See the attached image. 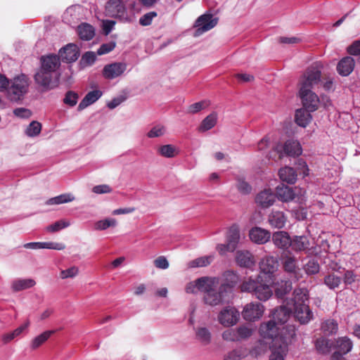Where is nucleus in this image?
I'll list each match as a JSON object with an SVG mask.
<instances>
[{
	"label": "nucleus",
	"mask_w": 360,
	"mask_h": 360,
	"mask_svg": "<svg viewBox=\"0 0 360 360\" xmlns=\"http://www.w3.org/2000/svg\"><path fill=\"white\" fill-rule=\"evenodd\" d=\"M315 68L310 67L307 70L300 81L299 96L303 108L295 112V120L296 123L305 127L311 120L310 112L315 110Z\"/></svg>",
	"instance_id": "1"
},
{
	"label": "nucleus",
	"mask_w": 360,
	"mask_h": 360,
	"mask_svg": "<svg viewBox=\"0 0 360 360\" xmlns=\"http://www.w3.org/2000/svg\"><path fill=\"white\" fill-rule=\"evenodd\" d=\"M294 313L301 323H307L311 317V311L308 305V296L304 289H295L293 297L286 305L281 306L274 312V319L280 324H284L288 320L290 314Z\"/></svg>",
	"instance_id": "2"
},
{
	"label": "nucleus",
	"mask_w": 360,
	"mask_h": 360,
	"mask_svg": "<svg viewBox=\"0 0 360 360\" xmlns=\"http://www.w3.org/2000/svg\"><path fill=\"white\" fill-rule=\"evenodd\" d=\"M198 283L201 288V292H204L203 300L206 304L217 306L221 304L227 295L224 290H221L220 286L218 292H216V288L219 285L218 277H201Z\"/></svg>",
	"instance_id": "3"
},
{
	"label": "nucleus",
	"mask_w": 360,
	"mask_h": 360,
	"mask_svg": "<svg viewBox=\"0 0 360 360\" xmlns=\"http://www.w3.org/2000/svg\"><path fill=\"white\" fill-rule=\"evenodd\" d=\"M240 290L252 294L261 301L268 300L273 294L270 285L264 282L262 275H258L255 278L250 277L244 281L240 285Z\"/></svg>",
	"instance_id": "4"
},
{
	"label": "nucleus",
	"mask_w": 360,
	"mask_h": 360,
	"mask_svg": "<svg viewBox=\"0 0 360 360\" xmlns=\"http://www.w3.org/2000/svg\"><path fill=\"white\" fill-rule=\"evenodd\" d=\"M296 333L292 329H288L285 331V336L283 338H277L271 345V354L269 360H285L288 352V346L292 344L295 339Z\"/></svg>",
	"instance_id": "5"
},
{
	"label": "nucleus",
	"mask_w": 360,
	"mask_h": 360,
	"mask_svg": "<svg viewBox=\"0 0 360 360\" xmlns=\"http://www.w3.org/2000/svg\"><path fill=\"white\" fill-rule=\"evenodd\" d=\"M29 83L25 75L14 77L7 89V97L11 101H18L27 93Z\"/></svg>",
	"instance_id": "6"
},
{
	"label": "nucleus",
	"mask_w": 360,
	"mask_h": 360,
	"mask_svg": "<svg viewBox=\"0 0 360 360\" xmlns=\"http://www.w3.org/2000/svg\"><path fill=\"white\" fill-rule=\"evenodd\" d=\"M288 329H292L295 331L292 326L283 327L282 329H281L275 321L271 320L260 325L259 334L264 339L271 340L272 345H274L276 339H281L283 336H285V331Z\"/></svg>",
	"instance_id": "7"
},
{
	"label": "nucleus",
	"mask_w": 360,
	"mask_h": 360,
	"mask_svg": "<svg viewBox=\"0 0 360 360\" xmlns=\"http://www.w3.org/2000/svg\"><path fill=\"white\" fill-rule=\"evenodd\" d=\"M353 347L352 342L347 337L338 338L335 344H333V349L335 350L330 356V360H347L345 357Z\"/></svg>",
	"instance_id": "8"
},
{
	"label": "nucleus",
	"mask_w": 360,
	"mask_h": 360,
	"mask_svg": "<svg viewBox=\"0 0 360 360\" xmlns=\"http://www.w3.org/2000/svg\"><path fill=\"white\" fill-rule=\"evenodd\" d=\"M217 18H213L212 14L205 13L200 15L195 22V27H196L195 36H200L210 30L217 25Z\"/></svg>",
	"instance_id": "9"
},
{
	"label": "nucleus",
	"mask_w": 360,
	"mask_h": 360,
	"mask_svg": "<svg viewBox=\"0 0 360 360\" xmlns=\"http://www.w3.org/2000/svg\"><path fill=\"white\" fill-rule=\"evenodd\" d=\"M54 75V73L50 71L40 68L34 75V80L44 90H49L58 85V81L53 80Z\"/></svg>",
	"instance_id": "10"
},
{
	"label": "nucleus",
	"mask_w": 360,
	"mask_h": 360,
	"mask_svg": "<svg viewBox=\"0 0 360 360\" xmlns=\"http://www.w3.org/2000/svg\"><path fill=\"white\" fill-rule=\"evenodd\" d=\"M239 317V311L236 308L227 307L220 311L218 320L221 325L229 327L236 324Z\"/></svg>",
	"instance_id": "11"
},
{
	"label": "nucleus",
	"mask_w": 360,
	"mask_h": 360,
	"mask_svg": "<svg viewBox=\"0 0 360 360\" xmlns=\"http://www.w3.org/2000/svg\"><path fill=\"white\" fill-rule=\"evenodd\" d=\"M276 150L279 153V158L284 155L295 157L302 154V147L300 143L294 140L287 141L283 146H277Z\"/></svg>",
	"instance_id": "12"
},
{
	"label": "nucleus",
	"mask_w": 360,
	"mask_h": 360,
	"mask_svg": "<svg viewBox=\"0 0 360 360\" xmlns=\"http://www.w3.org/2000/svg\"><path fill=\"white\" fill-rule=\"evenodd\" d=\"M264 314V306L257 302L247 304L242 311L243 319L249 321H255L260 319Z\"/></svg>",
	"instance_id": "13"
},
{
	"label": "nucleus",
	"mask_w": 360,
	"mask_h": 360,
	"mask_svg": "<svg viewBox=\"0 0 360 360\" xmlns=\"http://www.w3.org/2000/svg\"><path fill=\"white\" fill-rule=\"evenodd\" d=\"M106 14L112 18H127V9L121 0H110L105 6Z\"/></svg>",
	"instance_id": "14"
},
{
	"label": "nucleus",
	"mask_w": 360,
	"mask_h": 360,
	"mask_svg": "<svg viewBox=\"0 0 360 360\" xmlns=\"http://www.w3.org/2000/svg\"><path fill=\"white\" fill-rule=\"evenodd\" d=\"M282 264L285 271L290 274L291 280L297 281L300 269L296 258L289 254H284L282 256Z\"/></svg>",
	"instance_id": "15"
},
{
	"label": "nucleus",
	"mask_w": 360,
	"mask_h": 360,
	"mask_svg": "<svg viewBox=\"0 0 360 360\" xmlns=\"http://www.w3.org/2000/svg\"><path fill=\"white\" fill-rule=\"evenodd\" d=\"M276 202V194L271 188L260 191L255 198V202L262 208H268Z\"/></svg>",
	"instance_id": "16"
},
{
	"label": "nucleus",
	"mask_w": 360,
	"mask_h": 360,
	"mask_svg": "<svg viewBox=\"0 0 360 360\" xmlns=\"http://www.w3.org/2000/svg\"><path fill=\"white\" fill-rule=\"evenodd\" d=\"M79 56V47L75 44H68L59 51V58L63 62L72 63Z\"/></svg>",
	"instance_id": "17"
},
{
	"label": "nucleus",
	"mask_w": 360,
	"mask_h": 360,
	"mask_svg": "<svg viewBox=\"0 0 360 360\" xmlns=\"http://www.w3.org/2000/svg\"><path fill=\"white\" fill-rule=\"evenodd\" d=\"M127 65L124 63H114L106 65L103 70V75L105 79H112L124 73Z\"/></svg>",
	"instance_id": "18"
},
{
	"label": "nucleus",
	"mask_w": 360,
	"mask_h": 360,
	"mask_svg": "<svg viewBox=\"0 0 360 360\" xmlns=\"http://www.w3.org/2000/svg\"><path fill=\"white\" fill-rule=\"evenodd\" d=\"M238 275L232 271H227L223 274V281L219 282L221 290L227 295L232 292L233 288L238 282Z\"/></svg>",
	"instance_id": "19"
},
{
	"label": "nucleus",
	"mask_w": 360,
	"mask_h": 360,
	"mask_svg": "<svg viewBox=\"0 0 360 360\" xmlns=\"http://www.w3.org/2000/svg\"><path fill=\"white\" fill-rule=\"evenodd\" d=\"M250 239L257 244H264L271 238L270 231L260 227H253L249 231Z\"/></svg>",
	"instance_id": "20"
},
{
	"label": "nucleus",
	"mask_w": 360,
	"mask_h": 360,
	"mask_svg": "<svg viewBox=\"0 0 360 360\" xmlns=\"http://www.w3.org/2000/svg\"><path fill=\"white\" fill-rule=\"evenodd\" d=\"M276 198L284 202L292 201L296 198V194L292 188L283 184L278 185L276 188Z\"/></svg>",
	"instance_id": "21"
},
{
	"label": "nucleus",
	"mask_w": 360,
	"mask_h": 360,
	"mask_svg": "<svg viewBox=\"0 0 360 360\" xmlns=\"http://www.w3.org/2000/svg\"><path fill=\"white\" fill-rule=\"evenodd\" d=\"M274 244L279 249L288 250L290 247L291 238L286 231H276L272 236Z\"/></svg>",
	"instance_id": "22"
},
{
	"label": "nucleus",
	"mask_w": 360,
	"mask_h": 360,
	"mask_svg": "<svg viewBox=\"0 0 360 360\" xmlns=\"http://www.w3.org/2000/svg\"><path fill=\"white\" fill-rule=\"evenodd\" d=\"M60 65V58L56 55H49L41 58L40 68L42 70L56 74V71Z\"/></svg>",
	"instance_id": "23"
},
{
	"label": "nucleus",
	"mask_w": 360,
	"mask_h": 360,
	"mask_svg": "<svg viewBox=\"0 0 360 360\" xmlns=\"http://www.w3.org/2000/svg\"><path fill=\"white\" fill-rule=\"evenodd\" d=\"M354 66V60L350 56H346L342 58L338 63L337 71L341 76L346 77L352 72Z\"/></svg>",
	"instance_id": "24"
},
{
	"label": "nucleus",
	"mask_w": 360,
	"mask_h": 360,
	"mask_svg": "<svg viewBox=\"0 0 360 360\" xmlns=\"http://www.w3.org/2000/svg\"><path fill=\"white\" fill-rule=\"evenodd\" d=\"M268 221L271 227L280 229L285 226L287 217L281 211L272 210L268 216Z\"/></svg>",
	"instance_id": "25"
},
{
	"label": "nucleus",
	"mask_w": 360,
	"mask_h": 360,
	"mask_svg": "<svg viewBox=\"0 0 360 360\" xmlns=\"http://www.w3.org/2000/svg\"><path fill=\"white\" fill-rule=\"evenodd\" d=\"M278 266V261L274 257H266L259 262L261 273L264 274H273Z\"/></svg>",
	"instance_id": "26"
},
{
	"label": "nucleus",
	"mask_w": 360,
	"mask_h": 360,
	"mask_svg": "<svg viewBox=\"0 0 360 360\" xmlns=\"http://www.w3.org/2000/svg\"><path fill=\"white\" fill-rule=\"evenodd\" d=\"M102 91L100 90H94L86 94L84 98L79 103L77 110L82 111L89 105L95 103L102 96Z\"/></svg>",
	"instance_id": "27"
},
{
	"label": "nucleus",
	"mask_w": 360,
	"mask_h": 360,
	"mask_svg": "<svg viewBox=\"0 0 360 360\" xmlns=\"http://www.w3.org/2000/svg\"><path fill=\"white\" fill-rule=\"evenodd\" d=\"M237 264L243 267L252 268L255 264L252 255L249 251H239L236 255Z\"/></svg>",
	"instance_id": "28"
},
{
	"label": "nucleus",
	"mask_w": 360,
	"mask_h": 360,
	"mask_svg": "<svg viewBox=\"0 0 360 360\" xmlns=\"http://www.w3.org/2000/svg\"><path fill=\"white\" fill-rule=\"evenodd\" d=\"M240 240V230L237 225L231 226L226 234V242L231 249H236Z\"/></svg>",
	"instance_id": "29"
},
{
	"label": "nucleus",
	"mask_w": 360,
	"mask_h": 360,
	"mask_svg": "<svg viewBox=\"0 0 360 360\" xmlns=\"http://www.w3.org/2000/svg\"><path fill=\"white\" fill-rule=\"evenodd\" d=\"M280 179L283 182H286L290 184H293L297 180V174L295 169L290 167H285L281 168L278 172Z\"/></svg>",
	"instance_id": "30"
},
{
	"label": "nucleus",
	"mask_w": 360,
	"mask_h": 360,
	"mask_svg": "<svg viewBox=\"0 0 360 360\" xmlns=\"http://www.w3.org/2000/svg\"><path fill=\"white\" fill-rule=\"evenodd\" d=\"M309 246V241L306 236H295L291 238L290 247L296 252L307 250Z\"/></svg>",
	"instance_id": "31"
},
{
	"label": "nucleus",
	"mask_w": 360,
	"mask_h": 360,
	"mask_svg": "<svg viewBox=\"0 0 360 360\" xmlns=\"http://www.w3.org/2000/svg\"><path fill=\"white\" fill-rule=\"evenodd\" d=\"M77 33L81 39L91 40L95 35V29L88 23H82L77 27Z\"/></svg>",
	"instance_id": "32"
},
{
	"label": "nucleus",
	"mask_w": 360,
	"mask_h": 360,
	"mask_svg": "<svg viewBox=\"0 0 360 360\" xmlns=\"http://www.w3.org/2000/svg\"><path fill=\"white\" fill-rule=\"evenodd\" d=\"M217 121V114L214 112L210 114L202 121L198 127V131L200 132H205L212 129L216 125Z\"/></svg>",
	"instance_id": "33"
},
{
	"label": "nucleus",
	"mask_w": 360,
	"mask_h": 360,
	"mask_svg": "<svg viewBox=\"0 0 360 360\" xmlns=\"http://www.w3.org/2000/svg\"><path fill=\"white\" fill-rule=\"evenodd\" d=\"M292 290L291 281H281L278 282L275 288V294L278 298H283Z\"/></svg>",
	"instance_id": "34"
},
{
	"label": "nucleus",
	"mask_w": 360,
	"mask_h": 360,
	"mask_svg": "<svg viewBox=\"0 0 360 360\" xmlns=\"http://www.w3.org/2000/svg\"><path fill=\"white\" fill-rule=\"evenodd\" d=\"M248 354V351L245 347H238L234 349L224 356V360H240L245 358Z\"/></svg>",
	"instance_id": "35"
},
{
	"label": "nucleus",
	"mask_w": 360,
	"mask_h": 360,
	"mask_svg": "<svg viewBox=\"0 0 360 360\" xmlns=\"http://www.w3.org/2000/svg\"><path fill=\"white\" fill-rule=\"evenodd\" d=\"M214 259L213 255L198 257L188 263V268L204 267L210 264Z\"/></svg>",
	"instance_id": "36"
},
{
	"label": "nucleus",
	"mask_w": 360,
	"mask_h": 360,
	"mask_svg": "<svg viewBox=\"0 0 360 360\" xmlns=\"http://www.w3.org/2000/svg\"><path fill=\"white\" fill-rule=\"evenodd\" d=\"M338 329V323L334 320H326L321 324V330L325 335L335 334Z\"/></svg>",
	"instance_id": "37"
},
{
	"label": "nucleus",
	"mask_w": 360,
	"mask_h": 360,
	"mask_svg": "<svg viewBox=\"0 0 360 360\" xmlns=\"http://www.w3.org/2000/svg\"><path fill=\"white\" fill-rule=\"evenodd\" d=\"M53 333V330H46L35 337L31 342L32 349H35L40 347L51 337Z\"/></svg>",
	"instance_id": "38"
},
{
	"label": "nucleus",
	"mask_w": 360,
	"mask_h": 360,
	"mask_svg": "<svg viewBox=\"0 0 360 360\" xmlns=\"http://www.w3.org/2000/svg\"><path fill=\"white\" fill-rule=\"evenodd\" d=\"M35 285V281L32 279H19L14 281L12 283V288L15 291L30 288Z\"/></svg>",
	"instance_id": "39"
},
{
	"label": "nucleus",
	"mask_w": 360,
	"mask_h": 360,
	"mask_svg": "<svg viewBox=\"0 0 360 360\" xmlns=\"http://www.w3.org/2000/svg\"><path fill=\"white\" fill-rule=\"evenodd\" d=\"M333 348V342L326 338L316 340V351L322 354L329 353Z\"/></svg>",
	"instance_id": "40"
},
{
	"label": "nucleus",
	"mask_w": 360,
	"mask_h": 360,
	"mask_svg": "<svg viewBox=\"0 0 360 360\" xmlns=\"http://www.w3.org/2000/svg\"><path fill=\"white\" fill-rule=\"evenodd\" d=\"M197 339L203 345H208L211 341V333L205 327H201L196 330Z\"/></svg>",
	"instance_id": "41"
},
{
	"label": "nucleus",
	"mask_w": 360,
	"mask_h": 360,
	"mask_svg": "<svg viewBox=\"0 0 360 360\" xmlns=\"http://www.w3.org/2000/svg\"><path fill=\"white\" fill-rule=\"evenodd\" d=\"M117 225V221L113 218H107L99 220L94 224V229L97 231L106 230L109 227H115Z\"/></svg>",
	"instance_id": "42"
},
{
	"label": "nucleus",
	"mask_w": 360,
	"mask_h": 360,
	"mask_svg": "<svg viewBox=\"0 0 360 360\" xmlns=\"http://www.w3.org/2000/svg\"><path fill=\"white\" fill-rule=\"evenodd\" d=\"M75 200V197L70 193H64L56 197L51 198L47 201L49 205H59L72 202Z\"/></svg>",
	"instance_id": "43"
},
{
	"label": "nucleus",
	"mask_w": 360,
	"mask_h": 360,
	"mask_svg": "<svg viewBox=\"0 0 360 360\" xmlns=\"http://www.w3.org/2000/svg\"><path fill=\"white\" fill-rule=\"evenodd\" d=\"M70 223L65 220H59L46 227V231L51 233L59 231L68 227Z\"/></svg>",
	"instance_id": "44"
},
{
	"label": "nucleus",
	"mask_w": 360,
	"mask_h": 360,
	"mask_svg": "<svg viewBox=\"0 0 360 360\" xmlns=\"http://www.w3.org/2000/svg\"><path fill=\"white\" fill-rule=\"evenodd\" d=\"M158 153L167 158H171L176 155V148L170 144L164 145L158 148Z\"/></svg>",
	"instance_id": "45"
},
{
	"label": "nucleus",
	"mask_w": 360,
	"mask_h": 360,
	"mask_svg": "<svg viewBox=\"0 0 360 360\" xmlns=\"http://www.w3.org/2000/svg\"><path fill=\"white\" fill-rule=\"evenodd\" d=\"M41 130V124L37 121H32L26 129L25 134L30 137L37 136Z\"/></svg>",
	"instance_id": "46"
},
{
	"label": "nucleus",
	"mask_w": 360,
	"mask_h": 360,
	"mask_svg": "<svg viewBox=\"0 0 360 360\" xmlns=\"http://www.w3.org/2000/svg\"><path fill=\"white\" fill-rule=\"evenodd\" d=\"M238 341L249 338L253 333V328L247 326H241L236 328Z\"/></svg>",
	"instance_id": "47"
},
{
	"label": "nucleus",
	"mask_w": 360,
	"mask_h": 360,
	"mask_svg": "<svg viewBox=\"0 0 360 360\" xmlns=\"http://www.w3.org/2000/svg\"><path fill=\"white\" fill-rule=\"evenodd\" d=\"M78 98L77 93L73 91H68L65 95L63 103L70 107H74L77 104Z\"/></svg>",
	"instance_id": "48"
},
{
	"label": "nucleus",
	"mask_w": 360,
	"mask_h": 360,
	"mask_svg": "<svg viewBox=\"0 0 360 360\" xmlns=\"http://www.w3.org/2000/svg\"><path fill=\"white\" fill-rule=\"evenodd\" d=\"M325 284L330 289L338 288L341 283V278L333 274L328 275L324 278Z\"/></svg>",
	"instance_id": "49"
},
{
	"label": "nucleus",
	"mask_w": 360,
	"mask_h": 360,
	"mask_svg": "<svg viewBox=\"0 0 360 360\" xmlns=\"http://www.w3.org/2000/svg\"><path fill=\"white\" fill-rule=\"evenodd\" d=\"M316 110L319 108H323L324 109L328 110L332 106V102L329 97L326 95H321L320 97L316 96Z\"/></svg>",
	"instance_id": "50"
},
{
	"label": "nucleus",
	"mask_w": 360,
	"mask_h": 360,
	"mask_svg": "<svg viewBox=\"0 0 360 360\" xmlns=\"http://www.w3.org/2000/svg\"><path fill=\"white\" fill-rule=\"evenodd\" d=\"M158 15L155 11L148 12L142 15L139 19V23L142 26H148L152 23L153 19Z\"/></svg>",
	"instance_id": "51"
},
{
	"label": "nucleus",
	"mask_w": 360,
	"mask_h": 360,
	"mask_svg": "<svg viewBox=\"0 0 360 360\" xmlns=\"http://www.w3.org/2000/svg\"><path fill=\"white\" fill-rule=\"evenodd\" d=\"M237 188L243 194H249L252 191L251 186L243 179H238Z\"/></svg>",
	"instance_id": "52"
},
{
	"label": "nucleus",
	"mask_w": 360,
	"mask_h": 360,
	"mask_svg": "<svg viewBox=\"0 0 360 360\" xmlns=\"http://www.w3.org/2000/svg\"><path fill=\"white\" fill-rule=\"evenodd\" d=\"M236 332V329L226 330L222 333V338L226 341L238 342V338Z\"/></svg>",
	"instance_id": "53"
},
{
	"label": "nucleus",
	"mask_w": 360,
	"mask_h": 360,
	"mask_svg": "<svg viewBox=\"0 0 360 360\" xmlns=\"http://www.w3.org/2000/svg\"><path fill=\"white\" fill-rule=\"evenodd\" d=\"M96 60V55L93 51L86 52L82 57L81 63L84 65H91Z\"/></svg>",
	"instance_id": "54"
},
{
	"label": "nucleus",
	"mask_w": 360,
	"mask_h": 360,
	"mask_svg": "<svg viewBox=\"0 0 360 360\" xmlns=\"http://www.w3.org/2000/svg\"><path fill=\"white\" fill-rule=\"evenodd\" d=\"M116 44L115 41H110L108 43L103 44L97 50V54L99 56L108 53L115 48Z\"/></svg>",
	"instance_id": "55"
},
{
	"label": "nucleus",
	"mask_w": 360,
	"mask_h": 360,
	"mask_svg": "<svg viewBox=\"0 0 360 360\" xmlns=\"http://www.w3.org/2000/svg\"><path fill=\"white\" fill-rule=\"evenodd\" d=\"M79 273V269L77 266H72L68 269L63 270L60 272V277L62 278H73Z\"/></svg>",
	"instance_id": "56"
},
{
	"label": "nucleus",
	"mask_w": 360,
	"mask_h": 360,
	"mask_svg": "<svg viewBox=\"0 0 360 360\" xmlns=\"http://www.w3.org/2000/svg\"><path fill=\"white\" fill-rule=\"evenodd\" d=\"M65 248V245L62 243L42 242V249L62 250Z\"/></svg>",
	"instance_id": "57"
},
{
	"label": "nucleus",
	"mask_w": 360,
	"mask_h": 360,
	"mask_svg": "<svg viewBox=\"0 0 360 360\" xmlns=\"http://www.w3.org/2000/svg\"><path fill=\"white\" fill-rule=\"evenodd\" d=\"M165 132V129L164 127L162 126H155L153 127L148 132L147 136L149 138H155L162 136Z\"/></svg>",
	"instance_id": "58"
},
{
	"label": "nucleus",
	"mask_w": 360,
	"mask_h": 360,
	"mask_svg": "<svg viewBox=\"0 0 360 360\" xmlns=\"http://www.w3.org/2000/svg\"><path fill=\"white\" fill-rule=\"evenodd\" d=\"M321 77V72L316 70V84L320 83L321 85H323V87L325 90L329 91L333 88V80L330 78H328L326 79L325 82H323L320 79Z\"/></svg>",
	"instance_id": "59"
},
{
	"label": "nucleus",
	"mask_w": 360,
	"mask_h": 360,
	"mask_svg": "<svg viewBox=\"0 0 360 360\" xmlns=\"http://www.w3.org/2000/svg\"><path fill=\"white\" fill-rule=\"evenodd\" d=\"M347 51L349 55H360V40L354 41L351 45L347 48Z\"/></svg>",
	"instance_id": "60"
},
{
	"label": "nucleus",
	"mask_w": 360,
	"mask_h": 360,
	"mask_svg": "<svg viewBox=\"0 0 360 360\" xmlns=\"http://www.w3.org/2000/svg\"><path fill=\"white\" fill-rule=\"evenodd\" d=\"M13 114L20 118H29L32 112L29 109L25 108H18L13 110Z\"/></svg>",
	"instance_id": "61"
},
{
	"label": "nucleus",
	"mask_w": 360,
	"mask_h": 360,
	"mask_svg": "<svg viewBox=\"0 0 360 360\" xmlns=\"http://www.w3.org/2000/svg\"><path fill=\"white\" fill-rule=\"evenodd\" d=\"M155 266L161 269H166L169 267V262L165 257L160 256L154 260Z\"/></svg>",
	"instance_id": "62"
},
{
	"label": "nucleus",
	"mask_w": 360,
	"mask_h": 360,
	"mask_svg": "<svg viewBox=\"0 0 360 360\" xmlns=\"http://www.w3.org/2000/svg\"><path fill=\"white\" fill-rule=\"evenodd\" d=\"M93 192L97 194L109 193L112 191L111 188L106 184L95 186L93 189Z\"/></svg>",
	"instance_id": "63"
},
{
	"label": "nucleus",
	"mask_w": 360,
	"mask_h": 360,
	"mask_svg": "<svg viewBox=\"0 0 360 360\" xmlns=\"http://www.w3.org/2000/svg\"><path fill=\"white\" fill-rule=\"evenodd\" d=\"M206 105L205 101H200L191 105L188 108V112L190 113H196L203 109Z\"/></svg>",
	"instance_id": "64"
}]
</instances>
